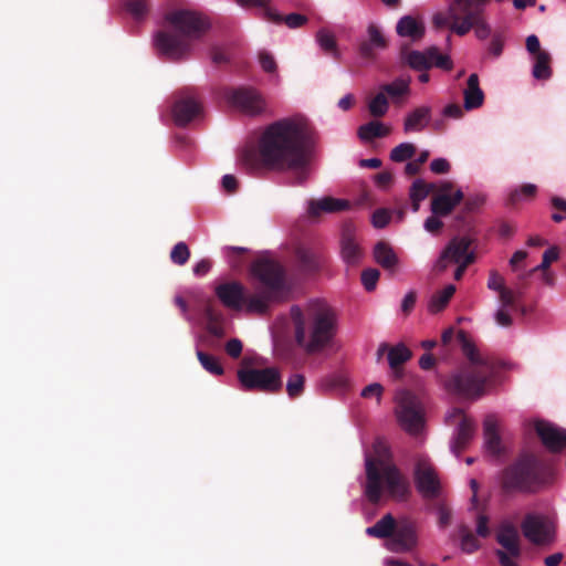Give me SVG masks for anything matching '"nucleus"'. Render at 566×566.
Listing matches in <instances>:
<instances>
[{
    "label": "nucleus",
    "instance_id": "35",
    "mask_svg": "<svg viewBox=\"0 0 566 566\" xmlns=\"http://www.w3.org/2000/svg\"><path fill=\"white\" fill-rule=\"evenodd\" d=\"M390 129L378 120H370L358 128V136L361 140L370 142L375 138H382Z\"/></svg>",
    "mask_w": 566,
    "mask_h": 566
},
{
    "label": "nucleus",
    "instance_id": "21",
    "mask_svg": "<svg viewBox=\"0 0 566 566\" xmlns=\"http://www.w3.org/2000/svg\"><path fill=\"white\" fill-rule=\"evenodd\" d=\"M400 60L415 71H428L432 67L429 48L424 51H417L410 49L409 44L403 43L400 46Z\"/></svg>",
    "mask_w": 566,
    "mask_h": 566
},
{
    "label": "nucleus",
    "instance_id": "64",
    "mask_svg": "<svg viewBox=\"0 0 566 566\" xmlns=\"http://www.w3.org/2000/svg\"><path fill=\"white\" fill-rule=\"evenodd\" d=\"M226 352L232 358H239L242 353V343L238 338H232L226 344Z\"/></svg>",
    "mask_w": 566,
    "mask_h": 566
},
{
    "label": "nucleus",
    "instance_id": "37",
    "mask_svg": "<svg viewBox=\"0 0 566 566\" xmlns=\"http://www.w3.org/2000/svg\"><path fill=\"white\" fill-rule=\"evenodd\" d=\"M551 55L548 52L538 53L535 56V63L533 66V76L537 80H547L552 75V69L549 66Z\"/></svg>",
    "mask_w": 566,
    "mask_h": 566
},
{
    "label": "nucleus",
    "instance_id": "14",
    "mask_svg": "<svg viewBox=\"0 0 566 566\" xmlns=\"http://www.w3.org/2000/svg\"><path fill=\"white\" fill-rule=\"evenodd\" d=\"M454 419H460V421L451 443V450L455 455H460V453L468 448L474 436L475 423L471 418L465 416L460 408H453L446 418L449 424H452Z\"/></svg>",
    "mask_w": 566,
    "mask_h": 566
},
{
    "label": "nucleus",
    "instance_id": "44",
    "mask_svg": "<svg viewBox=\"0 0 566 566\" xmlns=\"http://www.w3.org/2000/svg\"><path fill=\"white\" fill-rule=\"evenodd\" d=\"M197 357L201 364V366L210 374L220 376L223 374V367L219 363V360L202 350H197Z\"/></svg>",
    "mask_w": 566,
    "mask_h": 566
},
{
    "label": "nucleus",
    "instance_id": "32",
    "mask_svg": "<svg viewBox=\"0 0 566 566\" xmlns=\"http://www.w3.org/2000/svg\"><path fill=\"white\" fill-rule=\"evenodd\" d=\"M264 19L276 24L284 22L290 29L300 28L304 25L308 20L306 15L301 13H290L287 15H282L272 8H265Z\"/></svg>",
    "mask_w": 566,
    "mask_h": 566
},
{
    "label": "nucleus",
    "instance_id": "15",
    "mask_svg": "<svg viewBox=\"0 0 566 566\" xmlns=\"http://www.w3.org/2000/svg\"><path fill=\"white\" fill-rule=\"evenodd\" d=\"M418 544L416 524L408 518L398 520L395 532L387 543L389 551L395 553H407L412 551Z\"/></svg>",
    "mask_w": 566,
    "mask_h": 566
},
{
    "label": "nucleus",
    "instance_id": "22",
    "mask_svg": "<svg viewBox=\"0 0 566 566\" xmlns=\"http://www.w3.org/2000/svg\"><path fill=\"white\" fill-rule=\"evenodd\" d=\"M342 258L347 265H357L363 256L361 249L357 243L354 229L352 226H346L342 233Z\"/></svg>",
    "mask_w": 566,
    "mask_h": 566
},
{
    "label": "nucleus",
    "instance_id": "19",
    "mask_svg": "<svg viewBox=\"0 0 566 566\" xmlns=\"http://www.w3.org/2000/svg\"><path fill=\"white\" fill-rule=\"evenodd\" d=\"M201 113V104L191 94H184L172 108L174 120L178 126H186Z\"/></svg>",
    "mask_w": 566,
    "mask_h": 566
},
{
    "label": "nucleus",
    "instance_id": "51",
    "mask_svg": "<svg viewBox=\"0 0 566 566\" xmlns=\"http://www.w3.org/2000/svg\"><path fill=\"white\" fill-rule=\"evenodd\" d=\"M379 276L380 273L377 269H366L361 272V283L366 291L371 292L375 290Z\"/></svg>",
    "mask_w": 566,
    "mask_h": 566
},
{
    "label": "nucleus",
    "instance_id": "48",
    "mask_svg": "<svg viewBox=\"0 0 566 566\" xmlns=\"http://www.w3.org/2000/svg\"><path fill=\"white\" fill-rule=\"evenodd\" d=\"M305 377L301 374H293L286 384V391L290 398H296L304 391Z\"/></svg>",
    "mask_w": 566,
    "mask_h": 566
},
{
    "label": "nucleus",
    "instance_id": "4",
    "mask_svg": "<svg viewBox=\"0 0 566 566\" xmlns=\"http://www.w3.org/2000/svg\"><path fill=\"white\" fill-rule=\"evenodd\" d=\"M374 452L375 457H366V497L375 504L382 495L396 502H407L412 493L408 476L386 461L388 448L381 440L374 443Z\"/></svg>",
    "mask_w": 566,
    "mask_h": 566
},
{
    "label": "nucleus",
    "instance_id": "34",
    "mask_svg": "<svg viewBox=\"0 0 566 566\" xmlns=\"http://www.w3.org/2000/svg\"><path fill=\"white\" fill-rule=\"evenodd\" d=\"M296 258L300 263V268L302 271L306 273H313L318 270L321 263L319 254L304 247H300L296 250Z\"/></svg>",
    "mask_w": 566,
    "mask_h": 566
},
{
    "label": "nucleus",
    "instance_id": "62",
    "mask_svg": "<svg viewBox=\"0 0 566 566\" xmlns=\"http://www.w3.org/2000/svg\"><path fill=\"white\" fill-rule=\"evenodd\" d=\"M382 392H384V387L380 384H378V382H374V384H370V385L366 386L363 389L361 397L370 398V397L375 396L377 398L378 402H379Z\"/></svg>",
    "mask_w": 566,
    "mask_h": 566
},
{
    "label": "nucleus",
    "instance_id": "41",
    "mask_svg": "<svg viewBox=\"0 0 566 566\" xmlns=\"http://www.w3.org/2000/svg\"><path fill=\"white\" fill-rule=\"evenodd\" d=\"M380 91L391 98L400 97L409 92V80L396 78L389 84H382Z\"/></svg>",
    "mask_w": 566,
    "mask_h": 566
},
{
    "label": "nucleus",
    "instance_id": "29",
    "mask_svg": "<svg viewBox=\"0 0 566 566\" xmlns=\"http://www.w3.org/2000/svg\"><path fill=\"white\" fill-rule=\"evenodd\" d=\"M485 448L493 455H500L502 452L501 437L497 432V419L493 415L485 417L483 422Z\"/></svg>",
    "mask_w": 566,
    "mask_h": 566
},
{
    "label": "nucleus",
    "instance_id": "40",
    "mask_svg": "<svg viewBox=\"0 0 566 566\" xmlns=\"http://www.w3.org/2000/svg\"><path fill=\"white\" fill-rule=\"evenodd\" d=\"M389 102L387 96L379 90V92L369 101L368 111L373 117H382L387 114Z\"/></svg>",
    "mask_w": 566,
    "mask_h": 566
},
{
    "label": "nucleus",
    "instance_id": "28",
    "mask_svg": "<svg viewBox=\"0 0 566 566\" xmlns=\"http://www.w3.org/2000/svg\"><path fill=\"white\" fill-rule=\"evenodd\" d=\"M431 120V107L419 106L407 114L403 122L405 133H418L424 129V127Z\"/></svg>",
    "mask_w": 566,
    "mask_h": 566
},
{
    "label": "nucleus",
    "instance_id": "7",
    "mask_svg": "<svg viewBox=\"0 0 566 566\" xmlns=\"http://www.w3.org/2000/svg\"><path fill=\"white\" fill-rule=\"evenodd\" d=\"M490 0H451L448 10L437 12L432 23L437 29L448 28L459 36L468 34L485 14Z\"/></svg>",
    "mask_w": 566,
    "mask_h": 566
},
{
    "label": "nucleus",
    "instance_id": "8",
    "mask_svg": "<svg viewBox=\"0 0 566 566\" xmlns=\"http://www.w3.org/2000/svg\"><path fill=\"white\" fill-rule=\"evenodd\" d=\"M543 482L539 459L533 453L524 452L503 470L501 486L505 493L535 492Z\"/></svg>",
    "mask_w": 566,
    "mask_h": 566
},
{
    "label": "nucleus",
    "instance_id": "46",
    "mask_svg": "<svg viewBox=\"0 0 566 566\" xmlns=\"http://www.w3.org/2000/svg\"><path fill=\"white\" fill-rule=\"evenodd\" d=\"M416 154V146L411 143H402L390 151V159L395 163H402Z\"/></svg>",
    "mask_w": 566,
    "mask_h": 566
},
{
    "label": "nucleus",
    "instance_id": "18",
    "mask_svg": "<svg viewBox=\"0 0 566 566\" xmlns=\"http://www.w3.org/2000/svg\"><path fill=\"white\" fill-rule=\"evenodd\" d=\"M471 244L472 240L469 237H454L451 239L437 260L433 271L442 273L447 270L449 263H459L463 253L470 249Z\"/></svg>",
    "mask_w": 566,
    "mask_h": 566
},
{
    "label": "nucleus",
    "instance_id": "47",
    "mask_svg": "<svg viewBox=\"0 0 566 566\" xmlns=\"http://www.w3.org/2000/svg\"><path fill=\"white\" fill-rule=\"evenodd\" d=\"M190 258V250L185 242H178L170 251V261L176 265H185Z\"/></svg>",
    "mask_w": 566,
    "mask_h": 566
},
{
    "label": "nucleus",
    "instance_id": "58",
    "mask_svg": "<svg viewBox=\"0 0 566 566\" xmlns=\"http://www.w3.org/2000/svg\"><path fill=\"white\" fill-rule=\"evenodd\" d=\"M417 303V292L416 291H409L402 302H401V312L405 316H408L415 308Z\"/></svg>",
    "mask_w": 566,
    "mask_h": 566
},
{
    "label": "nucleus",
    "instance_id": "30",
    "mask_svg": "<svg viewBox=\"0 0 566 566\" xmlns=\"http://www.w3.org/2000/svg\"><path fill=\"white\" fill-rule=\"evenodd\" d=\"M463 95L465 109L470 111L482 106L484 102V93L480 88L478 74L472 73L469 76Z\"/></svg>",
    "mask_w": 566,
    "mask_h": 566
},
{
    "label": "nucleus",
    "instance_id": "3",
    "mask_svg": "<svg viewBox=\"0 0 566 566\" xmlns=\"http://www.w3.org/2000/svg\"><path fill=\"white\" fill-rule=\"evenodd\" d=\"M290 316L295 343L307 355L322 353L333 345L337 334V316L325 301L313 300L304 307L293 305Z\"/></svg>",
    "mask_w": 566,
    "mask_h": 566
},
{
    "label": "nucleus",
    "instance_id": "59",
    "mask_svg": "<svg viewBox=\"0 0 566 566\" xmlns=\"http://www.w3.org/2000/svg\"><path fill=\"white\" fill-rule=\"evenodd\" d=\"M475 36L480 40H485L491 34V27L485 20V14L479 19V22L473 27Z\"/></svg>",
    "mask_w": 566,
    "mask_h": 566
},
{
    "label": "nucleus",
    "instance_id": "10",
    "mask_svg": "<svg viewBox=\"0 0 566 566\" xmlns=\"http://www.w3.org/2000/svg\"><path fill=\"white\" fill-rule=\"evenodd\" d=\"M238 379L244 390L275 394L282 389L281 373L276 367L248 368L238 371Z\"/></svg>",
    "mask_w": 566,
    "mask_h": 566
},
{
    "label": "nucleus",
    "instance_id": "43",
    "mask_svg": "<svg viewBox=\"0 0 566 566\" xmlns=\"http://www.w3.org/2000/svg\"><path fill=\"white\" fill-rule=\"evenodd\" d=\"M123 7L135 20L144 19L149 10L147 0H126Z\"/></svg>",
    "mask_w": 566,
    "mask_h": 566
},
{
    "label": "nucleus",
    "instance_id": "27",
    "mask_svg": "<svg viewBox=\"0 0 566 566\" xmlns=\"http://www.w3.org/2000/svg\"><path fill=\"white\" fill-rule=\"evenodd\" d=\"M375 261L386 271L395 273L399 264V259L392 247L386 241H378L374 247Z\"/></svg>",
    "mask_w": 566,
    "mask_h": 566
},
{
    "label": "nucleus",
    "instance_id": "1",
    "mask_svg": "<svg viewBox=\"0 0 566 566\" xmlns=\"http://www.w3.org/2000/svg\"><path fill=\"white\" fill-rule=\"evenodd\" d=\"M312 149V132L306 120L286 117L268 125L256 148H244L240 161L249 170L291 171L295 182L302 185L308 178Z\"/></svg>",
    "mask_w": 566,
    "mask_h": 566
},
{
    "label": "nucleus",
    "instance_id": "50",
    "mask_svg": "<svg viewBox=\"0 0 566 566\" xmlns=\"http://www.w3.org/2000/svg\"><path fill=\"white\" fill-rule=\"evenodd\" d=\"M429 54H431L432 66L450 71L452 69V61L448 55L440 54L437 46H429Z\"/></svg>",
    "mask_w": 566,
    "mask_h": 566
},
{
    "label": "nucleus",
    "instance_id": "24",
    "mask_svg": "<svg viewBox=\"0 0 566 566\" xmlns=\"http://www.w3.org/2000/svg\"><path fill=\"white\" fill-rule=\"evenodd\" d=\"M411 357V350L402 343L389 348L387 359L394 379L400 380L403 377V364L410 360Z\"/></svg>",
    "mask_w": 566,
    "mask_h": 566
},
{
    "label": "nucleus",
    "instance_id": "39",
    "mask_svg": "<svg viewBox=\"0 0 566 566\" xmlns=\"http://www.w3.org/2000/svg\"><path fill=\"white\" fill-rule=\"evenodd\" d=\"M459 536L461 538V549L467 554H472L480 548V542L471 532L469 526L462 524L459 526Z\"/></svg>",
    "mask_w": 566,
    "mask_h": 566
},
{
    "label": "nucleus",
    "instance_id": "23",
    "mask_svg": "<svg viewBox=\"0 0 566 566\" xmlns=\"http://www.w3.org/2000/svg\"><path fill=\"white\" fill-rule=\"evenodd\" d=\"M349 208V202L344 199L324 197L322 199H312L308 201L307 212L312 218H317L322 213H333L344 211Z\"/></svg>",
    "mask_w": 566,
    "mask_h": 566
},
{
    "label": "nucleus",
    "instance_id": "53",
    "mask_svg": "<svg viewBox=\"0 0 566 566\" xmlns=\"http://www.w3.org/2000/svg\"><path fill=\"white\" fill-rule=\"evenodd\" d=\"M485 202L484 195L469 196L464 201L463 211L465 213H472L479 210Z\"/></svg>",
    "mask_w": 566,
    "mask_h": 566
},
{
    "label": "nucleus",
    "instance_id": "6",
    "mask_svg": "<svg viewBox=\"0 0 566 566\" xmlns=\"http://www.w3.org/2000/svg\"><path fill=\"white\" fill-rule=\"evenodd\" d=\"M171 31H159L155 43L157 49L171 60L186 56L192 41L200 39L209 29L208 21L199 13L190 10H175L166 15Z\"/></svg>",
    "mask_w": 566,
    "mask_h": 566
},
{
    "label": "nucleus",
    "instance_id": "13",
    "mask_svg": "<svg viewBox=\"0 0 566 566\" xmlns=\"http://www.w3.org/2000/svg\"><path fill=\"white\" fill-rule=\"evenodd\" d=\"M524 536L536 545L549 544L554 541V524L546 517L527 514L522 523Z\"/></svg>",
    "mask_w": 566,
    "mask_h": 566
},
{
    "label": "nucleus",
    "instance_id": "45",
    "mask_svg": "<svg viewBox=\"0 0 566 566\" xmlns=\"http://www.w3.org/2000/svg\"><path fill=\"white\" fill-rule=\"evenodd\" d=\"M316 40L319 46L328 54H336L337 52V43L335 35L326 30L321 29L316 34Z\"/></svg>",
    "mask_w": 566,
    "mask_h": 566
},
{
    "label": "nucleus",
    "instance_id": "5",
    "mask_svg": "<svg viewBox=\"0 0 566 566\" xmlns=\"http://www.w3.org/2000/svg\"><path fill=\"white\" fill-rule=\"evenodd\" d=\"M457 338L470 364L453 373L444 381V388L462 397L479 398L485 392L486 384L495 376L499 363L491 355L479 352L464 331H459Z\"/></svg>",
    "mask_w": 566,
    "mask_h": 566
},
{
    "label": "nucleus",
    "instance_id": "52",
    "mask_svg": "<svg viewBox=\"0 0 566 566\" xmlns=\"http://www.w3.org/2000/svg\"><path fill=\"white\" fill-rule=\"evenodd\" d=\"M474 260H475L474 252L467 250L465 253H463V256H462L461 261L459 263H457L458 266L454 271V279L457 281H460L463 277L467 268L471 263H473Z\"/></svg>",
    "mask_w": 566,
    "mask_h": 566
},
{
    "label": "nucleus",
    "instance_id": "36",
    "mask_svg": "<svg viewBox=\"0 0 566 566\" xmlns=\"http://www.w3.org/2000/svg\"><path fill=\"white\" fill-rule=\"evenodd\" d=\"M559 258V251H558V248L557 247H552L549 249H547L544 254H543V259H542V262L541 264H538L537 266H535L534 269H532L528 274H526V276H530L532 275L533 273L535 272H543V275H544V279L546 281L547 284H552L553 282V279L551 277V275L547 273V270L549 269L551 264L555 261H557ZM525 277V275L523 276Z\"/></svg>",
    "mask_w": 566,
    "mask_h": 566
},
{
    "label": "nucleus",
    "instance_id": "17",
    "mask_svg": "<svg viewBox=\"0 0 566 566\" xmlns=\"http://www.w3.org/2000/svg\"><path fill=\"white\" fill-rule=\"evenodd\" d=\"M534 428L543 446L548 451L559 452L566 448V429L545 420H537Z\"/></svg>",
    "mask_w": 566,
    "mask_h": 566
},
{
    "label": "nucleus",
    "instance_id": "31",
    "mask_svg": "<svg viewBox=\"0 0 566 566\" xmlns=\"http://www.w3.org/2000/svg\"><path fill=\"white\" fill-rule=\"evenodd\" d=\"M398 520H396L390 513L384 515L373 526L366 528V534L376 538H389L397 526Z\"/></svg>",
    "mask_w": 566,
    "mask_h": 566
},
{
    "label": "nucleus",
    "instance_id": "54",
    "mask_svg": "<svg viewBox=\"0 0 566 566\" xmlns=\"http://www.w3.org/2000/svg\"><path fill=\"white\" fill-rule=\"evenodd\" d=\"M259 62L262 70L266 73H275L276 72V62L274 56L268 51H261L259 53Z\"/></svg>",
    "mask_w": 566,
    "mask_h": 566
},
{
    "label": "nucleus",
    "instance_id": "9",
    "mask_svg": "<svg viewBox=\"0 0 566 566\" xmlns=\"http://www.w3.org/2000/svg\"><path fill=\"white\" fill-rule=\"evenodd\" d=\"M396 417L399 426L409 434H419L424 427V411L418 397L400 389L396 392Z\"/></svg>",
    "mask_w": 566,
    "mask_h": 566
},
{
    "label": "nucleus",
    "instance_id": "20",
    "mask_svg": "<svg viewBox=\"0 0 566 566\" xmlns=\"http://www.w3.org/2000/svg\"><path fill=\"white\" fill-rule=\"evenodd\" d=\"M496 542L504 548V552L513 558H518L522 554L520 534L511 522H502L495 534Z\"/></svg>",
    "mask_w": 566,
    "mask_h": 566
},
{
    "label": "nucleus",
    "instance_id": "16",
    "mask_svg": "<svg viewBox=\"0 0 566 566\" xmlns=\"http://www.w3.org/2000/svg\"><path fill=\"white\" fill-rule=\"evenodd\" d=\"M388 48V40L385 36L381 29L370 23L366 30V36H364L358 43L359 55L368 61H374L377 56L378 51L386 50Z\"/></svg>",
    "mask_w": 566,
    "mask_h": 566
},
{
    "label": "nucleus",
    "instance_id": "11",
    "mask_svg": "<svg viewBox=\"0 0 566 566\" xmlns=\"http://www.w3.org/2000/svg\"><path fill=\"white\" fill-rule=\"evenodd\" d=\"M228 103L249 116H258L265 112L266 102L262 94L253 87L230 88L226 93Z\"/></svg>",
    "mask_w": 566,
    "mask_h": 566
},
{
    "label": "nucleus",
    "instance_id": "55",
    "mask_svg": "<svg viewBox=\"0 0 566 566\" xmlns=\"http://www.w3.org/2000/svg\"><path fill=\"white\" fill-rule=\"evenodd\" d=\"M211 61L214 65L227 64L230 60L226 48L213 45L210 50Z\"/></svg>",
    "mask_w": 566,
    "mask_h": 566
},
{
    "label": "nucleus",
    "instance_id": "49",
    "mask_svg": "<svg viewBox=\"0 0 566 566\" xmlns=\"http://www.w3.org/2000/svg\"><path fill=\"white\" fill-rule=\"evenodd\" d=\"M552 208L555 212L552 213V220L556 223H560L566 220V199L553 196L551 198Z\"/></svg>",
    "mask_w": 566,
    "mask_h": 566
},
{
    "label": "nucleus",
    "instance_id": "12",
    "mask_svg": "<svg viewBox=\"0 0 566 566\" xmlns=\"http://www.w3.org/2000/svg\"><path fill=\"white\" fill-rule=\"evenodd\" d=\"M413 479L417 491L426 500L438 499L441 494L439 476L428 458L419 457L416 460Z\"/></svg>",
    "mask_w": 566,
    "mask_h": 566
},
{
    "label": "nucleus",
    "instance_id": "61",
    "mask_svg": "<svg viewBox=\"0 0 566 566\" xmlns=\"http://www.w3.org/2000/svg\"><path fill=\"white\" fill-rule=\"evenodd\" d=\"M504 48V40L501 34L493 35L491 43L489 45V53L492 54L494 57H499Z\"/></svg>",
    "mask_w": 566,
    "mask_h": 566
},
{
    "label": "nucleus",
    "instance_id": "2",
    "mask_svg": "<svg viewBox=\"0 0 566 566\" xmlns=\"http://www.w3.org/2000/svg\"><path fill=\"white\" fill-rule=\"evenodd\" d=\"M251 272L262 284L251 294H245L244 286L238 282L219 284L214 292L220 302L229 308L265 314L271 303L282 302L287 294L285 271L280 263L269 259H258L251 265Z\"/></svg>",
    "mask_w": 566,
    "mask_h": 566
},
{
    "label": "nucleus",
    "instance_id": "38",
    "mask_svg": "<svg viewBox=\"0 0 566 566\" xmlns=\"http://www.w3.org/2000/svg\"><path fill=\"white\" fill-rule=\"evenodd\" d=\"M437 186L432 182H426L422 179H416L409 190L411 201H423L430 192L434 191Z\"/></svg>",
    "mask_w": 566,
    "mask_h": 566
},
{
    "label": "nucleus",
    "instance_id": "56",
    "mask_svg": "<svg viewBox=\"0 0 566 566\" xmlns=\"http://www.w3.org/2000/svg\"><path fill=\"white\" fill-rule=\"evenodd\" d=\"M499 298L503 308H515L516 307V295L513 290L507 287L503 289L499 293Z\"/></svg>",
    "mask_w": 566,
    "mask_h": 566
},
{
    "label": "nucleus",
    "instance_id": "60",
    "mask_svg": "<svg viewBox=\"0 0 566 566\" xmlns=\"http://www.w3.org/2000/svg\"><path fill=\"white\" fill-rule=\"evenodd\" d=\"M488 287L500 293L503 289H505L503 276L496 271H491L488 280Z\"/></svg>",
    "mask_w": 566,
    "mask_h": 566
},
{
    "label": "nucleus",
    "instance_id": "26",
    "mask_svg": "<svg viewBox=\"0 0 566 566\" xmlns=\"http://www.w3.org/2000/svg\"><path fill=\"white\" fill-rule=\"evenodd\" d=\"M396 32L399 36L417 42L423 38L426 28L422 21L411 15H405L397 22Z\"/></svg>",
    "mask_w": 566,
    "mask_h": 566
},
{
    "label": "nucleus",
    "instance_id": "33",
    "mask_svg": "<svg viewBox=\"0 0 566 566\" xmlns=\"http://www.w3.org/2000/svg\"><path fill=\"white\" fill-rule=\"evenodd\" d=\"M455 291L457 289L453 284H448L443 290L433 293L428 303V311L431 314L442 312L448 306Z\"/></svg>",
    "mask_w": 566,
    "mask_h": 566
},
{
    "label": "nucleus",
    "instance_id": "42",
    "mask_svg": "<svg viewBox=\"0 0 566 566\" xmlns=\"http://www.w3.org/2000/svg\"><path fill=\"white\" fill-rule=\"evenodd\" d=\"M537 192V187L533 184H524L521 186L520 189H515L511 191V193L507 197V205L509 206H515L517 205L523 198L525 199H532L535 197Z\"/></svg>",
    "mask_w": 566,
    "mask_h": 566
},
{
    "label": "nucleus",
    "instance_id": "25",
    "mask_svg": "<svg viewBox=\"0 0 566 566\" xmlns=\"http://www.w3.org/2000/svg\"><path fill=\"white\" fill-rule=\"evenodd\" d=\"M463 199L464 195L460 189L452 195L438 193L431 200V211L436 216L447 217Z\"/></svg>",
    "mask_w": 566,
    "mask_h": 566
},
{
    "label": "nucleus",
    "instance_id": "57",
    "mask_svg": "<svg viewBox=\"0 0 566 566\" xmlns=\"http://www.w3.org/2000/svg\"><path fill=\"white\" fill-rule=\"evenodd\" d=\"M390 221V214L386 209H378L373 213L371 222L377 229L385 228Z\"/></svg>",
    "mask_w": 566,
    "mask_h": 566
},
{
    "label": "nucleus",
    "instance_id": "63",
    "mask_svg": "<svg viewBox=\"0 0 566 566\" xmlns=\"http://www.w3.org/2000/svg\"><path fill=\"white\" fill-rule=\"evenodd\" d=\"M430 170L438 175L448 174L450 171V163L444 158H436L430 164Z\"/></svg>",
    "mask_w": 566,
    "mask_h": 566
}]
</instances>
